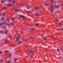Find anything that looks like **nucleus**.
Instances as JSON below:
<instances>
[{"label": "nucleus", "mask_w": 63, "mask_h": 63, "mask_svg": "<svg viewBox=\"0 0 63 63\" xmlns=\"http://www.w3.org/2000/svg\"><path fill=\"white\" fill-rule=\"evenodd\" d=\"M54 5H52L51 6V9L50 10V11L51 12V11H53V10H54V9H53V7H54Z\"/></svg>", "instance_id": "nucleus-1"}, {"label": "nucleus", "mask_w": 63, "mask_h": 63, "mask_svg": "<svg viewBox=\"0 0 63 63\" xmlns=\"http://www.w3.org/2000/svg\"><path fill=\"white\" fill-rule=\"evenodd\" d=\"M20 17H22V18H23V19L22 20H23V21L24 20H25V17H24V16H22V15H20Z\"/></svg>", "instance_id": "nucleus-2"}, {"label": "nucleus", "mask_w": 63, "mask_h": 63, "mask_svg": "<svg viewBox=\"0 0 63 63\" xmlns=\"http://www.w3.org/2000/svg\"><path fill=\"white\" fill-rule=\"evenodd\" d=\"M22 11V10H21L20 9H18V10H14V12H19V11Z\"/></svg>", "instance_id": "nucleus-3"}, {"label": "nucleus", "mask_w": 63, "mask_h": 63, "mask_svg": "<svg viewBox=\"0 0 63 63\" xmlns=\"http://www.w3.org/2000/svg\"><path fill=\"white\" fill-rule=\"evenodd\" d=\"M7 21H9V19H6V20L4 21V23H6V22H7Z\"/></svg>", "instance_id": "nucleus-4"}, {"label": "nucleus", "mask_w": 63, "mask_h": 63, "mask_svg": "<svg viewBox=\"0 0 63 63\" xmlns=\"http://www.w3.org/2000/svg\"><path fill=\"white\" fill-rule=\"evenodd\" d=\"M35 15L36 16H39L40 15V14H39L36 13L35 14Z\"/></svg>", "instance_id": "nucleus-5"}, {"label": "nucleus", "mask_w": 63, "mask_h": 63, "mask_svg": "<svg viewBox=\"0 0 63 63\" xmlns=\"http://www.w3.org/2000/svg\"><path fill=\"white\" fill-rule=\"evenodd\" d=\"M34 51V50L31 51L29 52V53H33Z\"/></svg>", "instance_id": "nucleus-6"}, {"label": "nucleus", "mask_w": 63, "mask_h": 63, "mask_svg": "<svg viewBox=\"0 0 63 63\" xmlns=\"http://www.w3.org/2000/svg\"><path fill=\"white\" fill-rule=\"evenodd\" d=\"M8 5L9 7H11V6H12V4H8Z\"/></svg>", "instance_id": "nucleus-7"}, {"label": "nucleus", "mask_w": 63, "mask_h": 63, "mask_svg": "<svg viewBox=\"0 0 63 63\" xmlns=\"http://www.w3.org/2000/svg\"><path fill=\"white\" fill-rule=\"evenodd\" d=\"M1 3H4L5 2V0H2L1 1Z\"/></svg>", "instance_id": "nucleus-8"}, {"label": "nucleus", "mask_w": 63, "mask_h": 63, "mask_svg": "<svg viewBox=\"0 0 63 63\" xmlns=\"http://www.w3.org/2000/svg\"><path fill=\"white\" fill-rule=\"evenodd\" d=\"M12 2L13 4H15L16 3V1H12Z\"/></svg>", "instance_id": "nucleus-9"}, {"label": "nucleus", "mask_w": 63, "mask_h": 63, "mask_svg": "<svg viewBox=\"0 0 63 63\" xmlns=\"http://www.w3.org/2000/svg\"><path fill=\"white\" fill-rule=\"evenodd\" d=\"M1 20H5V18L4 17H2L1 18Z\"/></svg>", "instance_id": "nucleus-10"}, {"label": "nucleus", "mask_w": 63, "mask_h": 63, "mask_svg": "<svg viewBox=\"0 0 63 63\" xmlns=\"http://www.w3.org/2000/svg\"><path fill=\"white\" fill-rule=\"evenodd\" d=\"M5 14H6V13L5 12H4L3 14L2 15V16H5Z\"/></svg>", "instance_id": "nucleus-11"}, {"label": "nucleus", "mask_w": 63, "mask_h": 63, "mask_svg": "<svg viewBox=\"0 0 63 63\" xmlns=\"http://www.w3.org/2000/svg\"><path fill=\"white\" fill-rule=\"evenodd\" d=\"M8 32V31L7 30L5 32V35Z\"/></svg>", "instance_id": "nucleus-12"}, {"label": "nucleus", "mask_w": 63, "mask_h": 63, "mask_svg": "<svg viewBox=\"0 0 63 63\" xmlns=\"http://www.w3.org/2000/svg\"><path fill=\"white\" fill-rule=\"evenodd\" d=\"M12 55V54L11 53H10L9 54V58H10L11 57V56Z\"/></svg>", "instance_id": "nucleus-13"}, {"label": "nucleus", "mask_w": 63, "mask_h": 63, "mask_svg": "<svg viewBox=\"0 0 63 63\" xmlns=\"http://www.w3.org/2000/svg\"><path fill=\"white\" fill-rule=\"evenodd\" d=\"M17 60V59H16V58H15L14 59V61L15 62H16V61Z\"/></svg>", "instance_id": "nucleus-14"}, {"label": "nucleus", "mask_w": 63, "mask_h": 63, "mask_svg": "<svg viewBox=\"0 0 63 63\" xmlns=\"http://www.w3.org/2000/svg\"><path fill=\"white\" fill-rule=\"evenodd\" d=\"M7 38H6L5 42V44H6V43H7Z\"/></svg>", "instance_id": "nucleus-15"}, {"label": "nucleus", "mask_w": 63, "mask_h": 63, "mask_svg": "<svg viewBox=\"0 0 63 63\" xmlns=\"http://www.w3.org/2000/svg\"><path fill=\"white\" fill-rule=\"evenodd\" d=\"M4 23L2 22L1 24H0V26L1 25H3Z\"/></svg>", "instance_id": "nucleus-16"}, {"label": "nucleus", "mask_w": 63, "mask_h": 63, "mask_svg": "<svg viewBox=\"0 0 63 63\" xmlns=\"http://www.w3.org/2000/svg\"><path fill=\"white\" fill-rule=\"evenodd\" d=\"M27 9H28V10H29V9H30V6H29L27 7Z\"/></svg>", "instance_id": "nucleus-17"}, {"label": "nucleus", "mask_w": 63, "mask_h": 63, "mask_svg": "<svg viewBox=\"0 0 63 63\" xmlns=\"http://www.w3.org/2000/svg\"><path fill=\"white\" fill-rule=\"evenodd\" d=\"M38 9V8L37 7H35V10H37Z\"/></svg>", "instance_id": "nucleus-18"}, {"label": "nucleus", "mask_w": 63, "mask_h": 63, "mask_svg": "<svg viewBox=\"0 0 63 63\" xmlns=\"http://www.w3.org/2000/svg\"><path fill=\"white\" fill-rule=\"evenodd\" d=\"M2 62H3V60H1L0 61V62L1 63H2Z\"/></svg>", "instance_id": "nucleus-19"}, {"label": "nucleus", "mask_w": 63, "mask_h": 63, "mask_svg": "<svg viewBox=\"0 0 63 63\" xmlns=\"http://www.w3.org/2000/svg\"><path fill=\"white\" fill-rule=\"evenodd\" d=\"M55 7H57V9H58V8H59L58 7V5H55Z\"/></svg>", "instance_id": "nucleus-20"}, {"label": "nucleus", "mask_w": 63, "mask_h": 63, "mask_svg": "<svg viewBox=\"0 0 63 63\" xmlns=\"http://www.w3.org/2000/svg\"><path fill=\"white\" fill-rule=\"evenodd\" d=\"M12 0H9V2H12Z\"/></svg>", "instance_id": "nucleus-21"}, {"label": "nucleus", "mask_w": 63, "mask_h": 63, "mask_svg": "<svg viewBox=\"0 0 63 63\" xmlns=\"http://www.w3.org/2000/svg\"><path fill=\"white\" fill-rule=\"evenodd\" d=\"M28 13H31V11H29L28 12Z\"/></svg>", "instance_id": "nucleus-22"}, {"label": "nucleus", "mask_w": 63, "mask_h": 63, "mask_svg": "<svg viewBox=\"0 0 63 63\" xmlns=\"http://www.w3.org/2000/svg\"><path fill=\"white\" fill-rule=\"evenodd\" d=\"M51 38H53V39H55L56 38L55 37H53L52 36H51Z\"/></svg>", "instance_id": "nucleus-23"}, {"label": "nucleus", "mask_w": 63, "mask_h": 63, "mask_svg": "<svg viewBox=\"0 0 63 63\" xmlns=\"http://www.w3.org/2000/svg\"><path fill=\"white\" fill-rule=\"evenodd\" d=\"M18 37H16V41H18Z\"/></svg>", "instance_id": "nucleus-24"}, {"label": "nucleus", "mask_w": 63, "mask_h": 63, "mask_svg": "<svg viewBox=\"0 0 63 63\" xmlns=\"http://www.w3.org/2000/svg\"><path fill=\"white\" fill-rule=\"evenodd\" d=\"M53 0H51V4H52L53 3Z\"/></svg>", "instance_id": "nucleus-25"}, {"label": "nucleus", "mask_w": 63, "mask_h": 63, "mask_svg": "<svg viewBox=\"0 0 63 63\" xmlns=\"http://www.w3.org/2000/svg\"><path fill=\"white\" fill-rule=\"evenodd\" d=\"M6 9V7H4L2 8V9Z\"/></svg>", "instance_id": "nucleus-26"}, {"label": "nucleus", "mask_w": 63, "mask_h": 63, "mask_svg": "<svg viewBox=\"0 0 63 63\" xmlns=\"http://www.w3.org/2000/svg\"><path fill=\"white\" fill-rule=\"evenodd\" d=\"M59 25H62V23H59Z\"/></svg>", "instance_id": "nucleus-27"}, {"label": "nucleus", "mask_w": 63, "mask_h": 63, "mask_svg": "<svg viewBox=\"0 0 63 63\" xmlns=\"http://www.w3.org/2000/svg\"><path fill=\"white\" fill-rule=\"evenodd\" d=\"M0 32V33H2V34H3V33H4V32L3 31H1V32Z\"/></svg>", "instance_id": "nucleus-28"}, {"label": "nucleus", "mask_w": 63, "mask_h": 63, "mask_svg": "<svg viewBox=\"0 0 63 63\" xmlns=\"http://www.w3.org/2000/svg\"><path fill=\"white\" fill-rule=\"evenodd\" d=\"M14 19H15V18H12V20H14Z\"/></svg>", "instance_id": "nucleus-29"}, {"label": "nucleus", "mask_w": 63, "mask_h": 63, "mask_svg": "<svg viewBox=\"0 0 63 63\" xmlns=\"http://www.w3.org/2000/svg\"><path fill=\"white\" fill-rule=\"evenodd\" d=\"M19 44H21V41H19Z\"/></svg>", "instance_id": "nucleus-30"}, {"label": "nucleus", "mask_w": 63, "mask_h": 63, "mask_svg": "<svg viewBox=\"0 0 63 63\" xmlns=\"http://www.w3.org/2000/svg\"><path fill=\"white\" fill-rule=\"evenodd\" d=\"M57 50L58 51H59V50H60L58 49H57Z\"/></svg>", "instance_id": "nucleus-31"}, {"label": "nucleus", "mask_w": 63, "mask_h": 63, "mask_svg": "<svg viewBox=\"0 0 63 63\" xmlns=\"http://www.w3.org/2000/svg\"><path fill=\"white\" fill-rule=\"evenodd\" d=\"M13 24H14V23H13V22H12L11 23V25H13Z\"/></svg>", "instance_id": "nucleus-32"}, {"label": "nucleus", "mask_w": 63, "mask_h": 63, "mask_svg": "<svg viewBox=\"0 0 63 63\" xmlns=\"http://www.w3.org/2000/svg\"><path fill=\"white\" fill-rule=\"evenodd\" d=\"M7 62L8 63H10V62H11V61H7Z\"/></svg>", "instance_id": "nucleus-33"}, {"label": "nucleus", "mask_w": 63, "mask_h": 63, "mask_svg": "<svg viewBox=\"0 0 63 63\" xmlns=\"http://www.w3.org/2000/svg\"><path fill=\"white\" fill-rule=\"evenodd\" d=\"M44 5L45 6H47V3H46Z\"/></svg>", "instance_id": "nucleus-34"}, {"label": "nucleus", "mask_w": 63, "mask_h": 63, "mask_svg": "<svg viewBox=\"0 0 63 63\" xmlns=\"http://www.w3.org/2000/svg\"><path fill=\"white\" fill-rule=\"evenodd\" d=\"M2 28H5V27L2 26Z\"/></svg>", "instance_id": "nucleus-35"}, {"label": "nucleus", "mask_w": 63, "mask_h": 63, "mask_svg": "<svg viewBox=\"0 0 63 63\" xmlns=\"http://www.w3.org/2000/svg\"><path fill=\"white\" fill-rule=\"evenodd\" d=\"M56 21H59V20H58V19H56Z\"/></svg>", "instance_id": "nucleus-36"}, {"label": "nucleus", "mask_w": 63, "mask_h": 63, "mask_svg": "<svg viewBox=\"0 0 63 63\" xmlns=\"http://www.w3.org/2000/svg\"><path fill=\"white\" fill-rule=\"evenodd\" d=\"M12 36H13V35H10V37H12Z\"/></svg>", "instance_id": "nucleus-37"}, {"label": "nucleus", "mask_w": 63, "mask_h": 63, "mask_svg": "<svg viewBox=\"0 0 63 63\" xmlns=\"http://www.w3.org/2000/svg\"><path fill=\"white\" fill-rule=\"evenodd\" d=\"M6 51L7 53H8V52H9V51L6 50Z\"/></svg>", "instance_id": "nucleus-38"}, {"label": "nucleus", "mask_w": 63, "mask_h": 63, "mask_svg": "<svg viewBox=\"0 0 63 63\" xmlns=\"http://www.w3.org/2000/svg\"><path fill=\"white\" fill-rule=\"evenodd\" d=\"M32 31H33L34 30V29L33 28L32 29Z\"/></svg>", "instance_id": "nucleus-39"}, {"label": "nucleus", "mask_w": 63, "mask_h": 63, "mask_svg": "<svg viewBox=\"0 0 63 63\" xmlns=\"http://www.w3.org/2000/svg\"><path fill=\"white\" fill-rule=\"evenodd\" d=\"M47 38H44V40H47Z\"/></svg>", "instance_id": "nucleus-40"}, {"label": "nucleus", "mask_w": 63, "mask_h": 63, "mask_svg": "<svg viewBox=\"0 0 63 63\" xmlns=\"http://www.w3.org/2000/svg\"><path fill=\"white\" fill-rule=\"evenodd\" d=\"M2 53V51H0V54H1V53Z\"/></svg>", "instance_id": "nucleus-41"}, {"label": "nucleus", "mask_w": 63, "mask_h": 63, "mask_svg": "<svg viewBox=\"0 0 63 63\" xmlns=\"http://www.w3.org/2000/svg\"><path fill=\"white\" fill-rule=\"evenodd\" d=\"M37 25H38V24H36L35 25V26H37Z\"/></svg>", "instance_id": "nucleus-42"}, {"label": "nucleus", "mask_w": 63, "mask_h": 63, "mask_svg": "<svg viewBox=\"0 0 63 63\" xmlns=\"http://www.w3.org/2000/svg\"><path fill=\"white\" fill-rule=\"evenodd\" d=\"M61 50L62 51V50H63L62 48H61Z\"/></svg>", "instance_id": "nucleus-43"}, {"label": "nucleus", "mask_w": 63, "mask_h": 63, "mask_svg": "<svg viewBox=\"0 0 63 63\" xmlns=\"http://www.w3.org/2000/svg\"><path fill=\"white\" fill-rule=\"evenodd\" d=\"M61 5L62 6H63V4L62 3V5Z\"/></svg>", "instance_id": "nucleus-44"}, {"label": "nucleus", "mask_w": 63, "mask_h": 63, "mask_svg": "<svg viewBox=\"0 0 63 63\" xmlns=\"http://www.w3.org/2000/svg\"><path fill=\"white\" fill-rule=\"evenodd\" d=\"M30 38H32V36H30Z\"/></svg>", "instance_id": "nucleus-45"}, {"label": "nucleus", "mask_w": 63, "mask_h": 63, "mask_svg": "<svg viewBox=\"0 0 63 63\" xmlns=\"http://www.w3.org/2000/svg\"><path fill=\"white\" fill-rule=\"evenodd\" d=\"M8 26H9L10 25H9V24H8Z\"/></svg>", "instance_id": "nucleus-46"}, {"label": "nucleus", "mask_w": 63, "mask_h": 63, "mask_svg": "<svg viewBox=\"0 0 63 63\" xmlns=\"http://www.w3.org/2000/svg\"><path fill=\"white\" fill-rule=\"evenodd\" d=\"M59 29V30H60V28H59V29Z\"/></svg>", "instance_id": "nucleus-47"}, {"label": "nucleus", "mask_w": 63, "mask_h": 63, "mask_svg": "<svg viewBox=\"0 0 63 63\" xmlns=\"http://www.w3.org/2000/svg\"><path fill=\"white\" fill-rule=\"evenodd\" d=\"M16 48H16L15 49H16Z\"/></svg>", "instance_id": "nucleus-48"}, {"label": "nucleus", "mask_w": 63, "mask_h": 63, "mask_svg": "<svg viewBox=\"0 0 63 63\" xmlns=\"http://www.w3.org/2000/svg\"><path fill=\"white\" fill-rule=\"evenodd\" d=\"M30 57H31H31L30 56Z\"/></svg>", "instance_id": "nucleus-49"}, {"label": "nucleus", "mask_w": 63, "mask_h": 63, "mask_svg": "<svg viewBox=\"0 0 63 63\" xmlns=\"http://www.w3.org/2000/svg\"><path fill=\"white\" fill-rule=\"evenodd\" d=\"M56 53H57L56 52Z\"/></svg>", "instance_id": "nucleus-50"}]
</instances>
